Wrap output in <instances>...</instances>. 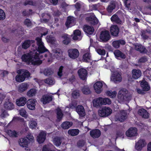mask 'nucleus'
Here are the masks:
<instances>
[{"label": "nucleus", "instance_id": "f03ea898", "mask_svg": "<svg viewBox=\"0 0 151 151\" xmlns=\"http://www.w3.org/2000/svg\"><path fill=\"white\" fill-rule=\"evenodd\" d=\"M99 38L102 42H108L111 38L109 31L106 30L101 31L100 35Z\"/></svg>", "mask_w": 151, "mask_h": 151}, {"label": "nucleus", "instance_id": "39448f33", "mask_svg": "<svg viewBox=\"0 0 151 151\" xmlns=\"http://www.w3.org/2000/svg\"><path fill=\"white\" fill-rule=\"evenodd\" d=\"M34 56V55L31 53H26L22 55L21 57V59L22 61L26 63L27 65L30 64V63Z\"/></svg>", "mask_w": 151, "mask_h": 151}, {"label": "nucleus", "instance_id": "dca6fc26", "mask_svg": "<svg viewBox=\"0 0 151 151\" xmlns=\"http://www.w3.org/2000/svg\"><path fill=\"white\" fill-rule=\"evenodd\" d=\"M103 84L100 81L96 82L93 85L95 92L97 93H100L102 91Z\"/></svg>", "mask_w": 151, "mask_h": 151}, {"label": "nucleus", "instance_id": "69168bd1", "mask_svg": "<svg viewBox=\"0 0 151 151\" xmlns=\"http://www.w3.org/2000/svg\"><path fill=\"white\" fill-rule=\"evenodd\" d=\"M20 114L23 117L26 116V111L25 110L23 109H22L19 111Z\"/></svg>", "mask_w": 151, "mask_h": 151}, {"label": "nucleus", "instance_id": "bb28decb", "mask_svg": "<svg viewBox=\"0 0 151 151\" xmlns=\"http://www.w3.org/2000/svg\"><path fill=\"white\" fill-rule=\"evenodd\" d=\"M19 145L23 147H28V141L25 138H21L19 142Z\"/></svg>", "mask_w": 151, "mask_h": 151}, {"label": "nucleus", "instance_id": "72a5a7b5", "mask_svg": "<svg viewBox=\"0 0 151 151\" xmlns=\"http://www.w3.org/2000/svg\"><path fill=\"white\" fill-rule=\"evenodd\" d=\"M81 91L85 95H88L91 93L89 87L88 86H84L81 88Z\"/></svg>", "mask_w": 151, "mask_h": 151}, {"label": "nucleus", "instance_id": "423d86ee", "mask_svg": "<svg viewBox=\"0 0 151 151\" xmlns=\"http://www.w3.org/2000/svg\"><path fill=\"white\" fill-rule=\"evenodd\" d=\"M111 80L115 83L121 82L122 80L121 74L117 71L114 72L111 77Z\"/></svg>", "mask_w": 151, "mask_h": 151}, {"label": "nucleus", "instance_id": "e433bc0d", "mask_svg": "<svg viewBox=\"0 0 151 151\" xmlns=\"http://www.w3.org/2000/svg\"><path fill=\"white\" fill-rule=\"evenodd\" d=\"M54 147V146L52 145H45L43 147L42 151H54L52 150Z\"/></svg>", "mask_w": 151, "mask_h": 151}, {"label": "nucleus", "instance_id": "79ce46f5", "mask_svg": "<svg viewBox=\"0 0 151 151\" xmlns=\"http://www.w3.org/2000/svg\"><path fill=\"white\" fill-rule=\"evenodd\" d=\"M111 19L112 22H114L118 24H121L122 21L117 15H113L111 17Z\"/></svg>", "mask_w": 151, "mask_h": 151}, {"label": "nucleus", "instance_id": "09e8293b", "mask_svg": "<svg viewBox=\"0 0 151 151\" xmlns=\"http://www.w3.org/2000/svg\"><path fill=\"white\" fill-rule=\"evenodd\" d=\"M91 57L90 54L88 52L86 53L83 56V59L84 61L86 63L89 62V60H90Z\"/></svg>", "mask_w": 151, "mask_h": 151}, {"label": "nucleus", "instance_id": "37998d69", "mask_svg": "<svg viewBox=\"0 0 151 151\" xmlns=\"http://www.w3.org/2000/svg\"><path fill=\"white\" fill-rule=\"evenodd\" d=\"M72 96L74 99H77L80 96L79 91L77 89L73 90L72 93Z\"/></svg>", "mask_w": 151, "mask_h": 151}, {"label": "nucleus", "instance_id": "c03bdc74", "mask_svg": "<svg viewBox=\"0 0 151 151\" xmlns=\"http://www.w3.org/2000/svg\"><path fill=\"white\" fill-rule=\"evenodd\" d=\"M37 91L35 88H32L28 91L27 93V95L30 97L35 96Z\"/></svg>", "mask_w": 151, "mask_h": 151}, {"label": "nucleus", "instance_id": "8fccbe9b", "mask_svg": "<svg viewBox=\"0 0 151 151\" xmlns=\"http://www.w3.org/2000/svg\"><path fill=\"white\" fill-rule=\"evenodd\" d=\"M24 5L26 6L28 5H30L35 6L36 5V2H34L32 0H27L24 2Z\"/></svg>", "mask_w": 151, "mask_h": 151}, {"label": "nucleus", "instance_id": "5701e85b", "mask_svg": "<svg viewBox=\"0 0 151 151\" xmlns=\"http://www.w3.org/2000/svg\"><path fill=\"white\" fill-rule=\"evenodd\" d=\"M138 114L145 119H147L149 116V114L144 109H139L138 111Z\"/></svg>", "mask_w": 151, "mask_h": 151}, {"label": "nucleus", "instance_id": "9d476101", "mask_svg": "<svg viewBox=\"0 0 151 151\" xmlns=\"http://www.w3.org/2000/svg\"><path fill=\"white\" fill-rule=\"evenodd\" d=\"M146 144L145 140L140 139L135 143V148L138 151H141Z\"/></svg>", "mask_w": 151, "mask_h": 151}, {"label": "nucleus", "instance_id": "ea45409f", "mask_svg": "<svg viewBox=\"0 0 151 151\" xmlns=\"http://www.w3.org/2000/svg\"><path fill=\"white\" fill-rule=\"evenodd\" d=\"M37 50L39 54L44 53L45 52L48 51V50L45 47L44 45L38 46Z\"/></svg>", "mask_w": 151, "mask_h": 151}, {"label": "nucleus", "instance_id": "c756f323", "mask_svg": "<svg viewBox=\"0 0 151 151\" xmlns=\"http://www.w3.org/2000/svg\"><path fill=\"white\" fill-rule=\"evenodd\" d=\"M73 123L72 122L65 121L63 122L61 124V127L64 129H69L71 127Z\"/></svg>", "mask_w": 151, "mask_h": 151}, {"label": "nucleus", "instance_id": "b1692460", "mask_svg": "<svg viewBox=\"0 0 151 151\" xmlns=\"http://www.w3.org/2000/svg\"><path fill=\"white\" fill-rule=\"evenodd\" d=\"M55 56L58 60H62L63 58V51L60 49L57 48L55 51Z\"/></svg>", "mask_w": 151, "mask_h": 151}, {"label": "nucleus", "instance_id": "58836bf2", "mask_svg": "<svg viewBox=\"0 0 151 151\" xmlns=\"http://www.w3.org/2000/svg\"><path fill=\"white\" fill-rule=\"evenodd\" d=\"M62 142V138L59 137H57L54 138L53 139L54 144L56 146H59Z\"/></svg>", "mask_w": 151, "mask_h": 151}, {"label": "nucleus", "instance_id": "473e14b6", "mask_svg": "<svg viewBox=\"0 0 151 151\" xmlns=\"http://www.w3.org/2000/svg\"><path fill=\"white\" fill-rule=\"evenodd\" d=\"M28 85L27 84L22 83L18 87V91L22 93L27 90L28 88Z\"/></svg>", "mask_w": 151, "mask_h": 151}, {"label": "nucleus", "instance_id": "bf43d9fd", "mask_svg": "<svg viewBox=\"0 0 151 151\" xmlns=\"http://www.w3.org/2000/svg\"><path fill=\"white\" fill-rule=\"evenodd\" d=\"M85 141L83 139H81L78 140L77 143V146L79 147H82L85 145Z\"/></svg>", "mask_w": 151, "mask_h": 151}, {"label": "nucleus", "instance_id": "680f3d73", "mask_svg": "<svg viewBox=\"0 0 151 151\" xmlns=\"http://www.w3.org/2000/svg\"><path fill=\"white\" fill-rule=\"evenodd\" d=\"M45 83L49 85H53L54 84L52 79L51 78H49L46 79L45 80Z\"/></svg>", "mask_w": 151, "mask_h": 151}, {"label": "nucleus", "instance_id": "0eeeda50", "mask_svg": "<svg viewBox=\"0 0 151 151\" xmlns=\"http://www.w3.org/2000/svg\"><path fill=\"white\" fill-rule=\"evenodd\" d=\"M78 73L80 78L82 80H86L87 79L88 72L87 70L83 68L79 69Z\"/></svg>", "mask_w": 151, "mask_h": 151}, {"label": "nucleus", "instance_id": "aec40b11", "mask_svg": "<svg viewBox=\"0 0 151 151\" xmlns=\"http://www.w3.org/2000/svg\"><path fill=\"white\" fill-rule=\"evenodd\" d=\"M35 42V41L34 40H25L22 44V47L24 49H27L30 46L31 44L34 43Z\"/></svg>", "mask_w": 151, "mask_h": 151}, {"label": "nucleus", "instance_id": "c85d7f7f", "mask_svg": "<svg viewBox=\"0 0 151 151\" xmlns=\"http://www.w3.org/2000/svg\"><path fill=\"white\" fill-rule=\"evenodd\" d=\"M140 85L143 91H147L150 90V87L147 82L145 81H142L140 83Z\"/></svg>", "mask_w": 151, "mask_h": 151}, {"label": "nucleus", "instance_id": "cd10ccee", "mask_svg": "<svg viewBox=\"0 0 151 151\" xmlns=\"http://www.w3.org/2000/svg\"><path fill=\"white\" fill-rule=\"evenodd\" d=\"M135 48L136 50L139 52L141 53H143L146 52V48L142 45H135Z\"/></svg>", "mask_w": 151, "mask_h": 151}, {"label": "nucleus", "instance_id": "f8f14e48", "mask_svg": "<svg viewBox=\"0 0 151 151\" xmlns=\"http://www.w3.org/2000/svg\"><path fill=\"white\" fill-rule=\"evenodd\" d=\"M36 101V99H29L27 101L26 103L27 108L31 110L35 109Z\"/></svg>", "mask_w": 151, "mask_h": 151}, {"label": "nucleus", "instance_id": "6e6552de", "mask_svg": "<svg viewBox=\"0 0 151 151\" xmlns=\"http://www.w3.org/2000/svg\"><path fill=\"white\" fill-rule=\"evenodd\" d=\"M69 57L71 58L75 59L79 56V53L78 50L77 49H71L68 50Z\"/></svg>", "mask_w": 151, "mask_h": 151}, {"label": "nucleus", "instance_id": "a211bd4d", "mask_svg": "<svg viewBox=\"0 0 151 151\" xmlns=\"http://www.w3.org/2000/svg\"><path fill=\"white\" fill-rule=\"evenodd\" d=\"M90 135L93 138H99L101 135L100 131L98 129H94L91 130L90 132Z\"/></svg>", "mask_w": 151, "mask_h": 151}, {"label": "nucleus", "instance_id": "c9c22d12", "mask_svg": "<svg viewBox=\"0 0 151 151\" xmlns=\"http://www.w3.org/2000/svg\"><path fill=\"white\" fill-rule=\"evenodd\" d=\"M75 19L74 18L72 17L69 16L67 18V21L65 23V24L67 27H70V25L74 22Z\"/></svg>", "mask_w": 151, "mask_h": 151}, {"label": "nucleus", "instance_id": "4c0bfd02", "mask_svg": "<svg viewBox=\"0 0 151 151\" xmlns=\"http://www.w3.org/2000/svg\"><path fill=\"white\" fill-rule=\"evenodd\" d=\"M56 111L57 118L58 120L60 121L62 119L63 116V114L62 110L60 108L58 107L56 109Z\"/></svg>", "mask_w": 151, "mask_h": 151}, {"label": "nucleus", "instance_id": "5fc2aeb1", "mask_svg": "<svg viewBox=\"0 0 151 151\" xmlns=\"http://www.w3.org/2000/svg\"><path fill=\"white\" fill-rule=\"evenodd\" d=\"M44 74L47 76H49L52 74L53 71L51 68H47L44 70Z\"/></svg>", "mask_w": 151, "mask_h": 151}, {"label": "nucleus", "instance_id": "4be33fe9", "mask_svg": "<svg viewBox=\"0 0 151 151\" xmlns=\"http://www.w3.org/2000/svg\"><path fill=\"white\" fill-rule=\"evenodd\" d=\"M26 101L27 99L26 98L24 97H21L16 100V104L19 106H23L26 104Z\"/></svg>", "mask_w": 151, "mask_h": 151}, {"label": "nucleus", "instance_id": "6ab92c4d", "mask_svg": "<svg viewBox=\"0 0 151 151\" xmlns=\"http://www.w3.org/2000/svg\"><path fill=\"white\" fill-rule=\"evenodd\" d=\"M114 54L115 58L118 59L119 58L124 59L126 57L125 54L118 50H115L114 52Z\"/></svg>", "mask_w": 151, "mask_h": 151}, {"label": "nucleus", "instance_id": "338daca9", "mask_svg": "<svg viewBox=\"0 0 151 151\" xmlns=\"http://www.w3.org/2000/svg\"><path fill=\"white\" fill-rule=\"evenodd\" d=\"M26 138L27 140L28 139L30 142H33L34 141V137L31 135V134L28 135Z\"/></svg>", "mask_w": 151, "mask_h": 151}, {"label": "nucleus", "instance_id": "9b49d317", "mask_svg": "<svg viewBox=\"0 0 151 151\" xmlns=\"http://www.w3.org/2000/svg\"><path fill=\"white\" fill-rule=\"evenodd\" d=\"M137 129L136 127H130L126 132V136L131 137L136 136L137 134Z\"/></svg>", "mask_w": 151, "mask_h": 151}, {"label": "nucleus", "instance_id": "603ef678", "mask_svg": "<svg viewBox=\"0 0 151 151\" xmlns=\"http://www.w3.org/2000/svg\"><path fill=\"white\" fill-rule=\"evenodd\" d=\"M24 78V80L27 78H28L30 76V74L29 72L27 70H24L22 74H21Z\"/></svg>", "mask_w": 151, "mask_h": 151}, {"label": "nucleus", "instance_id": "de8ad7c7", "mask_svg": "<svg viewBox=\"0 0 151 151\" xmlns=\"http://www.w3.org/2000/svg\"><path fill=\"white\" fill-rule=\"evenodd\" d=\"M106 93L107 96L111 98H114L116 96L117 93L116 91H108Z\"/></svg>", "mask_w": 151, "mask_h": 151}, {"label": "nucleus", "instance_id": "7ed1b4c3", "mask_svg": "<svg viewBox=\"0 0 151 151\" xmlns=\"http://www.w3.org/2000/svg\"><path fill=\"white\" fill-rule=\"evenodd\" d=\"M112 112V110L110 108L106 107L103 108L98 111L99 115L101 117L108 116L111 114Z\"/></svg>", "mask_w": 151, "mask_h": 151}, {"label": "nucleus", "instance_id": "4d7b16f0", "mask_svg": "<svg viewBox=\"0 0 151 151\" xmlns=\"http://www.w3.org/2000/svg\"><path fill=\"white\" fill-rule=\"evenodd\" d=\"M24 24L28 27H31L32 24V22L29 19L27 18L24 20Z\"/></svg>", "mask_w": 151, "mask_h": 151}, {"label": "nucleus", "instance_id": "20e7f679", "mask_svg": "<svg viewBox=\"0 0 151 151\" xmlns=\"http://www.w3.org/2000/svg\"><path fill=\"white\" fill-rule=\"evenodd\" d=\"M39 56V54L36 52L34 55V56L30 64L37 66H39L42 63V61L40 60Z\"/></svg>", "mask_w": 151, "mask_h": 151}, {"label": "nucleus", "instance_id": "393cba45", "mask_svg": "<svg viewBox=\"0 0 151 151\" xmlns=\"http://www.w3.org/2000/svg\"><path fill=\"white\" fill-rule=\"evenodd\" d=\"M126 42L124 40L121 39L114 41L112 42V45L114 48L117 49L119 47L120 45H123Z\"/></svg>", "mask_w": 151, "mask_h": 151}, {"label": "nucleus", "instance_id": "2f4dec72", "mask_svg": "<svg viewBox=\"0 0 151 151\" xmlns=\"http://www.w3.org/2000/svg\"><path fill=\"white\" fill-rule=\"evenodd\" d=\"M4 108L9 110H11L14 108V106L12 102H9L8 100L6 101L4 104Z\"/></svg>", "mask_w": 151, "mask_h": 151}, {"label": "nucleus", "instance_id": "0e129e2a", "mask_svg": "<svg viewBox=\"0 0 151 151\" xmlns=\"http://www.w3.org/2000/svg\"><path fill=\"white\" fill-rule=\"evenodd\" d=\"M63 68V66H61L59 69L58 71V75L60 77H61L63 75L62 72Z\"/></svg>", "mask_w": 151, "mask_h": 151}, {"label": "nucleus", "instance_id": "774afa93", "mask_svg": "<svg viewBox=\"0 0 151 151\" xmlns=\"http://www.w3.org/2000/svg\"><path fill=\"white\" fill-rule=\"evenodd\" d=\"M94 18H93V20L91 23L92 24L95 25L98 24L99 21L95 16H94Z\"/></svg>", "mask_w": 151, "mask_h": 151}, {"label": "nucleus", "instance_id": "864d4df0", "mask_svg": "<svg viewBox=\"0 0 151 151\" xmlns=\"http://www.w3.org/2000/svg\"><path fill=\"white\" fill-rule=\"evenodd\" d=\"M29 127L32 129L36 128L37 125V122L35 120H31L29 122Z\"/></svg>", "mask_w": 151, "mask_h": 151}, {"label": "nucleus", "instance_id": "a18cd8bd", "mask_svg": "<svg viewBox=\"0 0 151 151\" xmlns=\"http://www.w3.org/2000/svg\"><path fill=\"white\" fill-rule=\"evenodd\" d=\"M127 118V114L126 113H124L121 114L117 119L118 121L122 122L125 120Z\"/></svg>", "mask_w": 151, "mask_h": 151}, {"label": "nucleus", "instance_id": "2eb2a0df", "mask_svg": "<svg viewBox=\"0 0 151 151\" xmlns=\"http://www.w3.org/2000/svg\"><path fill=\"white\" fill-rule=\"evenodd\" d=\"M83 30L87 34L91 35L93 34L94 29L92 26L85 24L83 27Z\"/></svg>", "mask_w": 151, "mask_h": 151}, {"label": "nucleus", "instance_id": "e2e57ef3", "mask_svg": "<svg viewBox=\"0 0 151 151\" xmlns=\"http://www.w3.org/2000/svg\"><path fill=\"white\" fill-rule=\"evenodd\" d=\"M36 40L37 41V45L38 46L43 45V43L42 42V39L41 38L37 37L36 38Z\"/></svg>", "mask_w": 151, "mask_h": 151}, {"label": "nucleus", "instance_id": "1a4fd4ad", "mask_svg": "<svg viewBox=\"0 0 151 151\" xmlns=\"http://www.w3.org/2000/svg\"><path fill=\"white\" fill-rule=\"evenodd\" d=\"M118 97L121 99L125 101L129 100L130 98L127 93V91L126 90L124 91L122 90H120L118 94Z\"/></svg>", "mask_w": 151, "mask_h": 151}, {"label": "nucleus", "instance_id": "f3484780", "mask_svg": "<svg viewBox=\"0 0 151 151\" xmlns=\"http://www.w3.org/2000/svg\"><path fill=\"white\" fill-rule=\"evenodd\" d=\"M46 133L44 131H42L40 132L37 137V140L39 144H41L44 142L46 139Z\"/></svg>", "mask_w": 151, "mask_h": 151}, {"label": "nucleus", "instance_id": "f704fd0d", "mask_svg": "<svg viewBox=\"0 0 151 151\" xmlns=\"http://www.w3.org/2000/svg\"><path fill=\"white\" fill-rule=\"evenodd\" d=\"M79 132V130L78 129H73L69 130L68 131L69 134L72 136H76Z\"/></svg>", "mask_w": 151, "mask_h": 151}, {"label": "nucleus", "instance_id": "13d9d810", "mask_svg": "<svg viewBox=\"0 0 151 151\" xmlns=\"http://www.w3.org/2000/svg\"><path fill=\"white\" fill-rule=\"evenodd\" d=\"M6 18L5 14L2 9H0V20H4Z\"/></svg>", "mask_w": 151, "mask_h": 151}, {"label": "nucleus", "instance_id": "052dcab7", "mask_svg": "<svg viewBox=\"0 0 151 151\" xmlns=\"http://www.w3.org/2000/svg\"><path fill=\"white\" fill-rule=\"evenodd\" d=\"M97 52L100 55H104L106 54L105 50L104 49H101L100 48H98L97 50Z\"/></svg>", "mask_w": 151, "mask_h": 151}, {"label": "nucleus", "instance_id": "4468645a", "mask_svg": "<svg viewBox=\"0 0 151 151\" xmlns=\"http://www.w3.org/2000/svg\"><path fill=\"white\" fill-rule=\"evenodd\" d=\"M52 96L44 95L41 99L40 101L44 104H46L52 101Z\"/></svg>", "mask_w": 151, "mask_h": 151}, {"label": "nucleus", "instance_id": "a878e982", "mask_svg": "<svg viewBox=\"0 0 151 151\" xmlns=\"http://www.w3.org/2000/svg\"><path fill=\"white\" fill-rule=\"evenodd\" d=\"M132 77L134 79H137L139 78L142 74L140 70L134 69L132 70Z\"/></svg>", "mask_w": 151, "mask_h": 151}, {"label": "nucleus", "instance_id": "49530a36", "mask_svg": "<svg viewBox=\"0 0 151 151\" xmlns=\"http://www.w3.org/2000/svg\"><path fill=\"white\" fill-rule=\"evenodd\" d=\"M115 7L116 5L114 3H111L108 6L107 8V10L108 12L111 13L113 9H115Z\"/></svg>", "mask_w": 151, "mask_h": 151}, {"label": "nucleus", "instance_id": "412c9836", "mask_svg": "<svg viewBox=\"0 0 151 151\" xmlns=\"http://www.w3.org/2000/svg\"><path fill=\"white\" fill-rule=\"evenodd\" d=\"M76 112L80 116L83 117L85 115V110L83 107L81 105H78L76 109Z\"/></svg>", "mask_w": 151, "mask_h": 151}, {"label": "nucleus", "instance_id": "3c124183", "mask_svg": "<svg viewBox=\"0 0 151 151\" xmlns=\"http://www.w3.org/2000/svg\"><path fill=\"white\" fill-rule=\"evenodd\" d=\"M7 133L10 137H16L17 136V133L15 130H8L7 132Z\"/></svg>", "mask_w": 151, "mask_h": 151}, {"label": "nucleus", "instance_id": "ddd939ff", "mask_svg": "<svg viewBox=\"0 0 151 151\" xmlns=\"http://www.w3.org/2000/svg\"><path fill=\"white\" fill-rule=\"evenodd\" d=\"M111 35L114 37H117L119 32V29L116 25H112L110 27Z\"/></svg>", "mask_w": 151, "mask_h": 151}, {"label": "nucleus", "instance_id": "7c9ffc66", "mask_svg": "<svg viewBox=\"0 0 151 151\" xmlns=\"http://www.w3.org/2000/svg\"><path fill=\"white\" fill-rule=\"evenodd\" d=\"M62 37L63 39V43L64 44L68 45L70 43L71 40L70 37H68V35L65 34L63 35Z\"/></svg>", "mask_w": 151, "mask_h": 151}, {"label": "nucleus", "instance_id": "a19ab883", "mask_svg": "<svg viewBox=\"0 0 151 151\" xmlns=\"http://www.w3.org/2000/svg\"><path fill=\"white\" fill-rule=\"evenodd\" d=\"M73 34L74 36L73 37V39L74 40H77L78 39V36H81V32L79 30L76 29L74 31Z\"/></svg>", "mask_w": 151, "mask_h": 151}, {"label": "nucleus", "instance_id": "6e6d98bb", "mask_svg": "<svg viewBox=\"0 0 151 151\" xmlns=\"http://www.w3.org/2000/svg\"><path fill=\"white\" fill-rule=\"evenodd\" d=\"M15 79L16 81L19 82H22L25 80L24 78L22 76L21 74L17 75L16 76Z\"/></svg>", "mask_w": 151, "mask_h": 151}, {"label": "nucleus", "instance_id": "f257e3e1", "mask_svg": "<svg viewBox=\"0 0 151 151\" xmlns=\"http://www.w3.org/2000/svg\"><path fill=\"white\" fill-rule=\"evenodd\" d=\"M93 103L94 106L97 107L103 105L110 104L111 101L110 99L108 98L99 97L93 100Z\"/></svg>", "mask_w": 151, "mask_h": 151}]
</instances>
